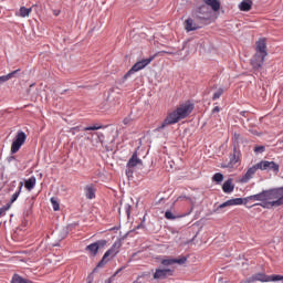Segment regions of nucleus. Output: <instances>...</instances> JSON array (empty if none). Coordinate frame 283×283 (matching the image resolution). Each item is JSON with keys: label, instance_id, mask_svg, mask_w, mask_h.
<instances>
[{"label": "nucleus", "instance_id": "f257e3e1", "mask_svg": "<svg viewBox=\"0 0 283 283\" xmlns=\"http://www.w3.org/2000/svg\"><path fill=\"white\" fill-rule=\"evenodd\" d=\"M245 202H250V200H254L261 203H254L251 207H262V209H273V207H282L283 206V193L282 189H268L263 190L256 195H251L244 198Z\"/></svg>", "mask_w": 283, "mask_h": 283}, {"label": "nucleus", "instance_id": "f03ea898", "mask_svg": "<svg viewBox=\"0 0 283 283\" xmlns=\"http://www.w3.org/2000/svg\"><path fill=\"white\" fill-rule=\"evenodd\" d=\"M193 107L195 105L191 102L179 105L175 111L167 115L161 125L156 128V132H163L165 127H169V125H176V123L187 118V116L193 112Z\"/></svg>", "mask_w": 283, "mask_h": 283}, {"label": "nucleus", "instance_id": "7ed1b4c3", "mask_svg": "<svg viewBox=\"0 0 283 283\" xmlns=\"http://www.w3.org/2000/svg\"><path fill=\"white\" fill-rule=\"evenodd\" d=\"M193 107L195 105L191 102L179 105L175 111L167 115L161 125L156 128V132H163L165 127H169V125H176V123L187 118V116L193 112Z\"/></svg>", "mask_w": 283, "mask_h": 283}, {"label": "nucleus", "instance_id": "20e7f679", "mask_svg": "<svg viewBox=\"0 0 283 283\" xmlns=\"http://www.w3.org/2000/svg\"><path fill=\"white\" fill-rule=\"evenodd\" d=\"M266 56H269V52L266 51V39H260L255 43V54L251 59L253 70H262V65H264V59H266Z\"/></svg>", "mask_w": 283, "mask_h": 283}, {"label": "nucleus", "instance_id": "39448f33", "mask_svg": "<svg viewBox=\"0 0 283 283\" xmlns=\"http://www.w3.org/2000/svg\"><path fill=\"white\" fill-rule=\"evenodd\" d=\"M151 61H154V56H150L148 59H144V60L136 62L127 71V73L117 82V85L119 87H123V85H125V81H127V78H129V76H132L133 74H136V72H140V70H145V67H147V65H149V63H151Z\"/></svg>", "mask_w": 283, "mask_h": 283}, {"label": "nucleus", "instance_id": "423d86ee", "mask_svg": "<svg viewBox=\"0 0 283 283\" xmlns=\"http://www.w3.org/2000/svg\"><path fill=\"white\" fill-rule=\"evenodd\" d=\"M240 163H242V150H240V146H233V150L229 155V161L222 163L221 169H233Z\"/></svg>", "mask_w": 283, "mask_h": 283}, {"label": "nucleus", "instance_id": "0eeeda50", "mask_svg": "<svg viewBox=\"0 0 283 283\" xmlns=\"http://www.w3.org/2000/svg\"><path fill=\"white\" fill-rule=\"evenodd\" d=\"M211 9L207 7V4H201L197 7L192 13V17L196 21H199V23H207V21L211 20Z\"/></svg>", "mask_w": 283, "mask_h": 283}, {"label": "nucleus", "instance_id": "6e6552de", "mask_svg": "<svg viewBox=\"0 0 283 283\" xmlns=\"http://www.w3.org/2000/svg\"><path fill=\"white\" fill-rule=\"evenodd\" d=\"M283 280V275L273 274L266 275L265 273L259 272L245 280L247 283H255V282H280Z\"/></svg>", "mask_w": 283, "mask_h": 283}, {"label": "nucleus", "instance_id": "1a4fd4ad", "mask_svg": "<svg viewBox=\"0 0 283 283\" xmlns=\"http://www.w3.org/2000/svg\"><path fill=\"white\" fill-rule=\"evenodd\" d=\"M123 247V243L120 241H115L114 244L108 249L102 260L97 263V269H103L107 262H109V259L107 258H116L117 253H120V248Z\"/></svg>", "mask_w": 283, "mask_h": 283}, {"label": "nucleus", "instance_id": "9d476101", "mask_svg": "<svg viewBox=\"0 0 283 283\" xmlns=\"http://www.w3.org/2000/svg\"><path fill=\"white\" fill-rule=\"evenodd\" d=\"M107 247V240L101 239L85 248L86 253H88L90 258H96L98 255V251H103L104 248Z\"/></svg>", "mask_w": 283, "mask_h": 283}, {"label": "nucleus", "instance_id": "9b49d317", "mask_svg": "<svg viewBox=\"0 0 283 283\" xmlns=\"http://www.w3.org/2000/svg\"><path fill=\"white\" fill-rule=\"evenodd\" d=\"M25 140H28V135L23 130H19L11 144V154H17L25 145Z\"/></svg>", "mask_w": 283, "mask_h": 283}, {"label": "nucleus", "instance_id": "f8f14e48", "mask_svg": "<svg viewBox=\"0 0 283 283\" xmlns=\"http://www.w3.org/2000/svg\"><path fill=\"white\" fill-rule=\"evenodd\" d=\"M259 167L261 171H274V174H280V165L275 161L261 160Z\"/></svg>", "mask_w": 283, "mask_h": 283}, {"label": "nucleus", "instance_id": "ddd939ff", "mask_svg": "<svg viewBox=\"0 0 283 283\" xmlns=\"http://www.w3.org/2000/svg\"><path fill=\"white\" fill-rule=\"evenodd\" d=\"M174 276V270L158 268L153 274V280H167V277Z\"/></svg>", "mask_w": 283, "mask_h": 283}, {"label": "nucleus", "instance_id": "4468645a", "mask_svg": "<svg viewBox=\"0 0 283 283\" xmlns=\"http://www.w3.org/2000/svg\"><path fill=\"white\" fill-rule=\"evenodd\" d=\"M202 23H200V21L198 20H193V18H188L185 21V28L187 32H193L196 30H200V28H202Z\"/></svg>", "mask_w": 283, "mask_h": 283}, {"label": "nucleus", "instance_id": "2eb2a0df", "mask_svg": "<svg viewBox=\"0 0 283 283\" xmlns=\"http://www.w3.org/2000/svg\"><path fill=\"white\" fill-rule=\"evenodd\" d=\"M186 263H187V256H180L179 259L168 258V259L161 260L163 266H171L174 264H186Z\"/></svg>", "mask_w": 283, "mask_h": 283}, {"label": "nucleus", "instance_id": "dca6fc26", "mask_svg": "<svg viewBox=\"0 0 283 283\" xmlns=\"http://www.w3.org/2000/svg\"><path fill=\"white\" fill-rule=\"evenodd\" d=\"M260 169V163L256 165L250 167L247 172L241 177V182H249L253 176H255V172Z\"/></svg>", "mask_w": 283, "mask_h": 283}, {"label": "nucleus", "instance_id": "f3484780", "mask_svg": "<svg viewBox=\"0 0 283 283\" xmlns=\"http://www.w3.org/2000/svg\"><path fill=\"white\" fill-rule=\"evenodd\" d=\"M84 193L87 200H94L96 198V186L94 184L86 185Z\"/></svg>", "mask_w": 283, "mask_h": 283}, {"label": "nucleus", "instance_id": "a211bd4d", "mask_svg": "<svg viewBox=\"0 0 283 283\" xmlns=\"http://www.w3.org/2000/svg\"><path fill=\"white\" fill-rule=\"evenodd\" d=\"M235 189V185L233 184V179H228L222 185L223 193H233Z\"/></svg>", "mask_w": 283, "mask_h": 283}, {"label": "nucleus", "instance_id": "6ab92c4d", "mask_svg": "<svg viewBox=\"0 0 283 283\" xmlns=\"http://www.w3.org/2000/svg\"><path fill=\"white\" fill-rule=\"evenodd\" d=\"M142 164H143V159H139L138 155L135 153L132 155V158L128 160L127 167L132 169L136 167V165H142Z\"/></svg>", "mask_w": 283, "mask_h": 283}, {"label": "nucleus", "instance_id": "aec40b11", "mask_svg": "<svg viewBox=\"0 0 283 283\" xmlns=\"http://www.w3.org/2000/svg\"><path fill=\"white\" fill-rule=\"evenodd\" d=\"M205 6L211 8L213 12H218L220 10V2L218 0H203Z\"/></svg>", "mask_w": 283, "mask_h": 283}, {"label": "nucleus", "instance_id": "412c9836", "mask_svg": "<svg viewBox=\"0 0 283 283\" xmlns=\"http://www.w3.org/2000/svg\"><path fill=\"white\" fill-rule=\"evenodd\" d=\"M252 6H253V1L243 0L239 4V10H241V12H249L251 10Z\"/></svg>", "mask_w": 283, "mask_h": 283}, {"label": "nucleus", "instance_id": "4be33fe9", "mask_svg": "<svg viewBox=\"0 0 283 283\" xmlns=\"http://www.w3.org/2000/svg\"><path fill=\"white\" fill-rule=\"evenodd\" d=\"M24 187L28 191H32L34 187H36V177L31 176L29 179L24 181Z\"/></svg>", "mask_w": 283, "mask_h": 283}, {"label": "nucleus", "instance_id": "5701e85b", "mask_svg": "<svg viewBox=\"0 0 283 283\" xmlns=\"http://www.w3.org/2000/svg\"><path fill=\"white\" fill-rule=\"evenodd\" d=\"M11 283H34L30 279H25L18 273H14L11 277Z\"/></svg>", "mask_w": 283, "mask_h": 283}, {"label": "nucleus", "instance_id": "b1692460", "mask_svg": "<svg viewBox=\"0 0 283 283\" xmlns=\"http://www.w3.org/2000/svg\"><path fill=\"white\" fill-rule=\"evenodd\" d=\"M19 72H21V69L12 71L11 73H9L7 75L0 76V85H3V83H8V81H10V78H12L14 76V74H19Z\"/></svg>", "mask_w": 283, "mask_h": 283}, {"label": "nucleus", "instance_id": "393cba45", "mask_svg": "<svg viewBox=\"0 0 283 283\" xmlns=\"http://www.w3.org/2000/svg\"><path fill=\"white\" fill-rule=\"evenodd\" d=\"M33 8H36V4H33L31 8L21 7L19 10L20 17H22V19H25V17H30V12H32Z\"/></svg>", "mask_w": 283, "mask_h": 283}, {"label": "nucleus", "instance_id": "a878e982", "mask_svg": "<svg viewBox=\"0 0 283 283\" xmlns=\"http://www.w3.org/2000/svg\"><path fill=\"white\" fill-rule=\"evenodd\" d=\"M22 189H23V181H20L18 191H15V192L12 195L11 199H10L11 205H12L13 202H17V200L19 199V196H21Z\"/></svg>", "mask_w": 283, "mask_h": 283}, {"label": "nucleus", "instance_id": "bb28decb", "mask_svg": "<svg viewBox=\"0 0 283 283\" xmlns=\"http://www.w3.org/2000/svg\"><path fill=\"white\" fill-rule=\"evenodd\" d=\"M230 201V207H238L240 205H247L248 201L244 200V198H234V199H229Z\"/></svg>", "mask_w": 283, "mask_h": 283}, {"label": "nucleus", "instance_id": "cd10ccee", "mask_svg": "<svg viewBox=\"0 0 283 283\" xmlns=\"http://www.w3.org/2000/svg\"><path fill=\"white\" fill-rule=\"evenodd\" d=\"M97 129H105V126L101 124H95L93 126H86L83 128V132H97Z\"/></svg>", "mask_w": 283, "mask_h": 283}, {"label": "nucleus", "instance_id": "c85d7f7f", "mask_svg": "<svg viewBox=\"0 0 283 283\" xmlns=\"http://www.w3.org/2000/svg\"><path fill=\"white\" fill-rule=\"evenodd\" d=\"M213 182H222V180H224V175H222V172H216L212 177Z\"/></svg>", "mask_w": 283, "mask_h": 283}, {"label": "nucleus", "instance_id": "c756f323", "mask_svg": "<svg viewBox=\"0 0 283 283\" xmlns=\"http://www.w3.org/2000/svg\"><path fill=\"white\" fill-rule=\"evenodd\" d=\"M51 205H52L53 211H59V209H61L59 201L54 197L51 198Z\"/></svg>", "mask_w": 283, "mask_h": 283}, {"label": "nucleus", "instance_id": "7c9ffc66", "mask_svg": "<svg viewBox=\"0 0 283 283\" xmlns=\"http://www.w3.org/2000/svg\"><path fill=\"white\" fill-rule=\"evenodd\" d=\"M222 94H224V90L219 88L217 92H214V94L212 96V101H218V98H220V96H222Z\"/></svg>", "mask_w": 283, "mask_h": 283}, {"label": "nucleus", "instance_id": "2f4dec72", "mask_svg": "<svg viewBox=\"0 0 283 283\" xmlns=\"http://www.w3.org/2000/svg\"><path fill=\"white\" fill-rule=\"evenodd\" d=\"M224 207H231V202L229 200H227L226 202L219 205V207L217 208V213H220V209H224Z\"/></svg>", "mask_w": 283, "mask_h": 283}, {"label": "nucleus", "instance_id": "473e14b6", "mask_svg": "<svg viewBox=\"0 0 283 283\" xmlns=\"http://www.w3.org/2000/svg\"><path fill=\"white\" fill-rule=\"evenodd\" d=\"M124 209H125V213H126L127 218H129V216H132V205L125 203Z\"/></svg>", "mask_w": 283, "mask_h": 283}, {"label": "nucleus", "instance_id": "72a5a7b5", "mask_svg": "<svg viewBox=\"0 0 283 283\" xmlns=\"http://www.w3.org/2000/svg\"><path fill=\"white\" fill-rule=\"evenodd\" d=\"M165 218H166L167 220H176V216H174V212H171V210H167V211L165 212Z\"/></svg>", "mask_w": 283, "mask_h": 283}, {"label": "nucleus", "instance_id": "f704fd0d", "mask_svg": "<svg viewBox=\"0 0 283 283\" xmlns=\"http://www.w3.org/2000/svg\"><path fill=\"white\" fill-rule=\"evenodd\" d=\"M264 151H266V147H264V146H255L254 147L255 154H264Z\"/></svg>", "mask_w": 283, "mask_h": 283}, {"label": "nucleus", "instance_id": "c9c22d12", "mask_svg": "<svg viewBox=\"0 0 283 283\" xmlns=\"http://www.w3.org/2000/svg\"><path fill=\"white\" fill-rule=\"evenodd\" d=\"M8 209H10V205L3 206V207L0 208V218L2 216H4L6 211H8Z\"/></svg>", "mask_w": 283, "mask_h": 283}, {"label": "nucleus", "instance_id": "e433bc0d", "mask_svg": "<svg viewBox=\"0 0 283 283\" xmlns=\"http://www.w3.org/2000/svg\"><path fill=\"white\" fill-rule=\"evenodd\" d=\"M96 136L101 143H105V134L103 133H96Z\"/></svg>", "mask_w": 283, "mask_h": 283}, {"label": "nucleus", "instance_id": "4c0bfd02", "mask_svg": "<svg viewBox=\"0 0 283 283\" xmlns=\"http://www.w3.org/2000/svg\"><path fill=\"white\" fill-rule=\"evenodd\" d=\"M132 120H133L132 115H128L127 117L124 118L123 123L124 125H129Z\"/></svg>", "mask_w": 283, "mask_h": 283}, {"label": "nucleus", "instance_id": "58836bf2", "mask_svg": "<svg viewBox=\"0 0 283 283\" xmlns=\"http://www.w3.org/2000/svg\"><path fill=\"white\" fill-rule=\"evenodd\" d=\"M135 229H145V221H142Z\"/></svg>", "mask_w": 283, "mask_h": 283}, {"label": "nucleus", "instance_id": "ea45409f", "mask_svg": "<svg viewBox=\"0 0 283 283\" xmlns=\"http://www.w3.org/2000/svg\"><path fill=\"white\" fill-rule=\"evenodd\" d=\"M220 112V106H214L212 109V114H218Z\"/></svg>", "mask_w": 283, "mask_h": 283}, {"label": "nucleus", "instance_id": "a19ab883", "mask_svg": "<svg viewBox=\"0 0 283 283\" xmlns=\"http://www.w3.org/2000/svg\"><path fill=\"white\" fill-rule=\"evenodd\" d=\"M59 14H61V10L54 9V10H53V15H54V17H59Z\"/></svg>", "mask_w": 283, "mask_h": 283}, {"label": "nucleus", "instance_id": "79ce46f5", "mask_svg": "<svg viewBox=\"0 0 283 283\" xmlns=\"http://www.w3.org/2000/svg\"><path fill=\"white\" fill-rule=\"evenodd\" d=\"M17 158L14 156H9L8 157V163H12V160H15Z\"/></svg>", "mask_w": 283, "mask_h": 283}, {"label": "nucleus", "instance_id": "37998d69", "mask_svg": "<svg viewBox=\"0 0 283 283\" xmlns=\"http://www.w3.org/2000/svg\"><path fill=\"white\" fill-rule=\"evenodd\" d=\"M275 189H281V190H282V193H283V187H279V188H275Z\"/></svg>", "mask_w": 283, "mask_h": 283}, {"label": "nucleus", "instance_id": "c03bdc74", "mask_svg": "<svg viewBox=\"0 0 283 283\" xmlns=\"http://www.w3.org/2000/svg\"><path fill=\"white\" fill-rule=\"evenodd\" d=\"M67 92V90H64L61 94H65Z\"/></svg>", "mask_w": 283, "mask_h": 283}, {"label": "nucleus", "instance_id": "a18cd8bd", "mask_svg": "<svg viewBox=\"0 0 283 283\" xmlns=\"http://www.w3.org/2000/svg\"><path fill=\"white\" fill-rule=\"evenodd\" d=\"M120 271H123V269H119L116 273H120Z\"/></svg>", "mask_w": 283, "mask_h": 283}]
</instances>
